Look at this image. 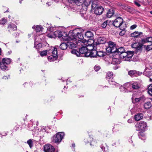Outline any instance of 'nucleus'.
<instances>
[{
    "mask_svg": "<svg viewBox=\"0 0 152 152\" xmlns=\"http://www.w3.org/2000/svg\"><path fill=\"white\" fill-rule=\"evenodd\" d=\"M48 53H51V54L50 55H48V60L50 61H52L56 59L58 57L57 51V48H54L52 50H48Z\"/></svg>",
    "mask_w": 152,
    "mask_h": 152,
    "instance_id": "obj_1",
    "label": "nucleus"
},
{
    "mask_svg": "<svg viewBox=\"0 0 152 152\" xmlns=\"http://www.w3.org/2000/svg\"><path fill=\"white\" fill-rule=\"evenodd\" d=\"M123 20L121 17H118L113 22V25L116 27H119L120 29H124L126 26L123 23Z\"/></svg>",
    "mask_w": 152,
    "mask_h": 152,
    "instance_id": "obj_2",
    "label": "nucleus"
},
{
    "mask_svg": "<svg viewBox=\"0 0 152 152\" xmlns=\"http://www.w3.org/2000/svg\"><path fill=\"white\" fill-rule=\"evenodd\" d=\"M116 51L114 53V56L117 55L118 57L122 58L124 56H125L126 53L124 48L122 47L118 48H116Z\"/></svg>",
    "mask_w": 152,
    "mask_h": 152,
    "instance_id": "obj_3",
    "label": "nucleus"
},
{
    "mask_svg": "<svg viewBox=\"0 0 152 152\" xmlns=\"http://www.w3.org/2000/svg\"><path fill=\"white\" fill-rule=\"evenodd\" d=\"M87 49L86 46L80 48L79 50V51L76 50H72L71 51V52L73 54H75L77 56H81V54H85V56L86 57V54L87 53H88Z\"/></svg>",
    "mask_w": 152,
    "mask_h": 152,
    "instance_id": "obj_4",
    "label": "nucleus"
},
{
    "mask_svg": "<svg viewBox=\"0 0 152 152\" xmlns=\"http://www.w3.org/2000/svg\"><path fill=\"white\" fill-rule=\"evenodd\" d=\"M113 76V73L112 72H109L107 74L106 78L110 85H114L116 87H119V85L114 80V79L112 78Z\"/></svg>",
    "mask_w": 152,
    "mask_h": 152,
    "instance_id": "obj_5",
    "label": "nucleus"
},
{
    "mask_svg": "<svg viewBox=\"0 0 152 152\" xmlns=\"http://www.w3.org/2000/svg\"><path fill=\"white\" fill-rule=\"evenodd\" d=\"M117 46L113 42H109L108 44V47L106 48V50L108 53H113V55H114V53L116 51Z\"/></svg>",
    "mask_w": 152,
    "mask_h": 152,
    "instance_id": "obj_6",
    "label": "nucleus"
},
{
    "mask_svg": "<svg viewBox=\"0 0 152 152\" xmlns=\"http://www.w3.org/2000/svg\"><path fill=\"white\" fill-rule=\"evenodd\" d=\"M54 34L55 37H57L61 39H62L63 40L67 41L69 40V35L68 36L66 34V36H63L62 34V32L60 31H56L54 32Z\"/></svg>",
    "mask_w": 152,
    "mask_h": 152,
    "instance_id": "obj_7",
    "label": "nucleus"
},
{
    "mask_svg": "<svg viewBox=\"0 0 152 152\" xmlns=\"http://www.w3.org/2000/svg\"><path fill=\"white\" fill-rule=\"evenodd\" d=\"M64 135V132H59L57 133L55 136L53 137V141L56 143H59Z\"/></svg>",
    "mask_w": 152,
    "mask_h": 152,
    "instance_id": "obj_8",
    "label": "nucleus"
},
{
    "mask_svg": "<svg viewBox=\"0 0 152 152\" xmlns=\"http://www.w3.org/2000/svg\"><path fill=\"white\" fill-rule=\"evenodd\" d=\"M69 40H71L73 39L78 38L80 39H83V35L81 33L77 32L76 34H74V32H73L72 34H69Z\"/></svg>",
    "mask_w": 152,
    "mask_h": 152,
    "instance_id": "obj_9",
    "label": "nucleus"
},
{
    "mask_svg": "<svg viewBox=\"0 0 152 152\" xmlns=\"http://www.w3.org/2000/svg\"><path fill=\"white\" fill-rule=\"evenodd\" d=\"M44 151L45 152H58L55 151L54 147L50 144H47L44 146Z\"/></svg>",
    "mask_w": 152,
    "mask_h": 152,
    "instance_id": "obj_10",
    "label": "nucleus"
},
{
    "mask_svg": "<svg viewBox=\"0 0 152 152\" xmlns=\"http://www.w3.org/2000/svg\"><path fill=\"white\" fill-rule=\"evenodd\" d=\"M126 54L125 56H124L123 59H124V60L125 61H130L132 57L134 55L133 52L132 51H128L126 52Z\"/></svg>",
    "mask_w": 152,
    "mask_h": 152,
    "instance_id": "obj_11",
    "label": "nucleus"
},
{
    "mask_svg": "<svg viewBox=\"0 0 152 152\" xmlns=\"http://www.w3.org/2000/svg\"><path fill=\"white\" fill-rule=\"evenodd\" d=\"M97 51L95 49L91 51L88 52L86 54V57H96Z\"/></svg>",
    "mask_w": 152,
    "mask_h": 152,
    "instance_id": "obj_12",
    "label": "nucleus"
},
{
    "mask_svg": "<svg viewBox=\"0 0 152 152\" xmlns=\"http://www.w3.org/2000/svg\"><path fill=\"white\" fill-rule=\"evenodd\" d=\"M147 126L146 123L144 121H142L139 124L138 127L140 130L142 132L144 131Z\"/></svg>",
    "mask_w": 152,
    "mask_h": 152,
    "instance_id": "obj_13",
    "label": "nucleus"
},
{
    "mask_svg": "<svg viewBox=\"0 0 152 152\" xmlns=\"http://www.w3.org/2000/svg\"><path fill=\"white\" fill-rule=\"evenodd\" d=\"M104 9L102 6H98L95 8L94 11V13L97 15H100L102 14Z\"/></svg>",
    "mask_w": 152,
    "mask_h": 152,
    "instance_id": "obj_14",
    "label": "nucleus"
},
{
    "mask_svg": "<svg viewBox=\"0 0 152 152\" xmlns=\"http://www.w3.org/2000/svg\"><path fill=\"white\" fill-rule=\"evenodd\" d=\"M106 41V39L104 37H99L97 40L96 43V49L98 46V45L99 44H104Z\"/></svg>",
    "mask_w": 152,
    "mask_h": 152,
    "instance_id": "obj_15",
    "label": "nucleus"
},
{
    "mask_svg": "<svg viewBox=\"0 0 152 152\" xmlns=\"http://www.w3.org/2000/svg\"><path fill=\"white\" fill-rule=\"evenodd\" d=\"M146 99L144 96H142L139 98H136L134 99V101L135 102H140L141 103L144 102Z\"/></svg>",
    "mask_w": 152,
    "mask_h": 152,
    "instance_id": "obj_16",
    "label": "nucleus"
},
{
    "mask_svg": "<svg viewBox=\"0 0 152 152\" xmlns=\"http://www.w3.org/2000/svg\"><path fill=\"white\" fill-rule=\"evenodd\" d=\"M132 86L133 89L137 90L140 88L141 85L139 83L137 82H135L132 83Z\"/></svg>",
    "mask_w": 152,
    "mask_h": 152,
    "instance_id": "obj_17",
    "label": "nucleus"
},
{
    "mask_svg": "<svg viewBox=\"0 0 152 152\" xmlns=\"http://www.w3.org/2000/svg\"><path fill=\"white\" fill-rule=\"evenodd\" d=\"M69 41L67 42L68 47L69 48L72 49L76 48V44L70 41V40Z\"/></svg>",
    "mask_w": 152,
    "mask_h": 152,
    "instance_id": "obj_18",
    "label": "nucleus"
},
{
    "mask_svg": "<svg viewBox=\"0 0 152 152\" xmlns=\"http://www.w3.org/2000/svg\"><path fill=\"white\" fill-rule=\"evenodd\" d=\"M93 34L91 31H88L85 33V38L91 39L93 37Z\"/></svg>",
    "mask_w": 152,
    "mask_h": 152,
    "instance_id": "obj_19",
    "label": "nucleus"
},
{
    "mask_svg": "<svg viewBox=\"0 0 152 152\" xmlns=\"http://www.w3.org/2000/svg\"><path fill=\"white\" fill-rule=\"evenodd\" d=\"M139 73V72L135 70H130L128 72V74L131 77L134 76H137L138 75Z\"/></svg>",
    "mask_w": 152,
    "mask_h": 152,
    "instance_id": "obj_20",
    "label": "nucleus"
},
{
    "mask_svg": "<svg viewBox=\"0 0 152 152\" xmlns=\"http://www.w3.org/2000/svg\"><path fill=\"white\" fill-rule=\"evenodd\" d=\"M114 10L112 9L109 10L107 13L106 15L107 18H111L114 14Z\"/></svg>",
    "mask_w": 152,
    "mask_h": 152,
    "instance_id": "obj_21",
    "label": "nucleus"
},
{
    "mask_svg": "<svg viewBox=\"0 0 152 152\" xmlns=\"http://www.w3.org/2000/svg\"><path fill=\"white\" fill-rule=\"evenodd\" d=\"M143 117V115L142 113H138L134 116L135 120L139 121L142 119Z\"/></svg>",
    "mask_w": 152,
    "mask_h": 152,
    "instance_id": "obj_22",
    "label": "nucleus"
},
{
    "mask_svg": "<svg viewBox=\"0 0 152 152\" xmlns=\"http://www.w3.org/2000/svg\"><path fill=\"white\" fill-rule=\"evenodd\" d=\"M120 62V59L118 58H112V63L114 65L119 64Z\"/></svg>",
    "mask_w": 152,
    "mask_h": 152,
    "instance_id": "obj_23",
    "label": "nucleus"
},
{
    "mask_svg": "<svg viewBox=\"0 0 152 152\" xmlns=\"http://www.w3.org/2000/svg\"><path fill=\"white\" fill-rule=\"evenodd\" d=\"M144 45L141 43H140L136 48V51L137 53L141 52L142 50V48H144Z\"/></svg>",
    "mask_w": 152,
    "mask_h": 152,
    "instance_id": "obj_24",
    "label": "nucleus"
},
{
    "mask_svg": "<svg viewBox=\"0 0 152 152\" xmlns=\"http://www.w3.org/2000/svg\"><path fill=\"white\" fill-rule=\"evenodd\" d=\"M142 34V32H139L138 31H135L131 34V37L134 38L139 37V36Z\"/></svg>",
    "mask_w": 152,
    "mask_h": 152,
    "instance_id": "obj_25",
    "label": "nucleus"
},
{
    "mask_svg": "<svg viewBox=\"0 0 152 152\" xmlns=\"http://www.w3.org/2000/svg\"><path fill=\"white\" fill-rule=\"evenodd\" d=\"M67 48V42L66 43H62L60 45V48L62 50H65Z\"/></svg>",
    "mask_w": 152,
    "mask_h": 152,
    "instance_id": "obj_26",
    "label": "nucleus"
},
{
    "mask_svg": "<svg viewBox=\"0 0 152 152\" xmlns=\"http://www.w3.org/2000/svg\"><path fill=\"white\" fill-rule=\"evenodd\" d=\"M11 61V59L10 58H3L2 62H3L4 64H6L7 65L10 64Z\"/></svg>",
    "mask_w": 152,
    "mask_h": 152,
    "instance_id": "obj_27",
    "label": "nucleus"
},
{
    "mask_svg": "<svg viewBox=\"0 0 152 152\" xmlns=\"http://www.w3.org/2000/svg\"><path fill=\"white\" fill-rule=\"evenodd\" d=\"M152 105L151 102H147L144 104V107L145 109H148L151 108Z\"/></svg>",
    "mask_w": 152,
    "mask_h": 152,
    "instance_id": "obj_28",
    "label": "nucleus"
},
{
    "mask_svg": "<svg viewBox=\"0 0 152 152\" xmlns=\"http://www.w3.org/2000/svg\"><path fill=\"white\" fill-rule=\"evenodd\" d=\"M97 3L95 1H93L92 2L91 4V10H95V8L98 7Z\"/></svg>",
    "mask_w": 152,
    "mask_h": 152,
    "instance_id": "obj_29",
    "label": "nucleus"
},
{
    "mask_svg": "<svg viewBox=\"0 0 152 152\" xmlns=\"http://www.w3.org/2000/svg\"><path fill=\"white\" fill-rule=\"evenodd\" d=\"M6 64H4L3 62H1L0 64V67L2 70H5L7 69V67L6 65Z\"/></svg>",
    "mask_w": 152,
    "mask_h": 152,
    "instance_id": "obj_30",
    "label": "nucleus"
},
{
    "mask_svg": "<svg viewBox=\"0 0 152 152\" xmlns=\"http://www.w3.org/2000/svg\"><path fill=\"white\" fill-rule=\"evenodd\" d=\"M88 45H86V49H87V52L91 51L95 49V47H94L91 45H89V44Z\"/></svg>",
    "mask_w": 152,
    "mask_h": 152,
    "instance_id": "obj_31",
    "label": "nucleus"
},
{
    "mask_svg": "<svg viewBox=\"0 0 152 152\" xmlns=\"http://www.w3.org/2000/svg\"><path fill=\"white\" fill-rule=\"evenodd\" d=\"M142 42H152V37H148L145 39L142 40Z\"/></svg>",
    "mask_w": 152,
    "mask_h": 152,
    "instance_id": "obj_32",
    "label": "nucleus"
},
{
    "mask_svg": "<svg viewBox=\"0 0 152 152\" xmlns=\"http://www.w3.org/2000/svg\"><path fill=\"white\" fill-rule=\"evenodd\" d=\"M144 48L147 51H149L152 49V44L147 46L144 45Z\"/></svg>",
    "mask_w": 152,
    "mask_h": 152,
    "instance_id": "obj_33",
    "label": "nucleus"
},
{
    "mask_svg": "<svg viewBox=\"0 0 152 152\" xmlns=\"http://www.w3.org/2000/svg\"><path fill=\"white\" fill-rule=\"evenodd\" d=\"M91 1V0H85L83 4V5H84L86 7H87L90 4Z\"/></svg>",
    "mask_w": 152,
    "mask_h": 152,
    "instance_id": "obj_34",
    "label": "nucleus"
},
{
    "mask_svg": "<svg viewBox=\"0 0 152 152\" xmlns=\"http://www.w3.org/2000/svg\"><path fill=\"white\" fill-rule=\"evenodd\" d=\"M148 93L149 95L152 96V84H151L148 87Z\"/></svg>",
    "mask_w": 152,
    "mask_h": 152,
    "instance_id": "obj_35",
    "label": "nucleus"
},
{
    "mask_svg": "<svg viewBox=\"0 0 152 152\" xmlns=\"http://www.w3.org/2000/svg\"><path fill=\"white\" fill-rule=\"evenodd\" d=\"M100 147L102 150L103 151H105L106 149H107L108 148V146H107V145L106 144H105L104 145L103 144L101 145H100Z\"/></svg>",
    "mask_w": 152,
    "mask_h": 152,
    "instance_id": "obj_36",
    "label": "nucleus"
},
{
    "mask_svg": "<svg viewBox=\"0 0 152 152\" xmlns=\"http://www.w3.org/2000/svg\"><path fill=\"white\" fill-rule=\"evenodd\" d=\"M47 54H49L48 50H43L41 52L40 55L41 56H46Z\"/></svg>",
    "mask_w": 152,
    "mask_h": 152,
    "instance_id": "obj_37",
    "label": "nucleus"
},
{
    "mask_svg": "<svg viewBox=\"0 0 152 152\" xmlns=\"http://www.w3.org/2000/svg\"><path fill=\"white\" fill-rule=\"evenodd\" d=\"M144 75L148 77H149L151 75V72L150 71H146L144 72Z\"/></svg>",
    "mask_w": 152,
    "mask_h": 152,
    "instance_id": "obj_38",
    "label": "nucleus"
},
{
    "mask_svg": "<svg viewBox=\"0 0 152 152\" xmlns=\"http://www.w3.org/2000/svg\"><path fill=\"white\" fill-rule=\"evenodd\" d=\"M43 28L42 26H37L35 28V31L37 32H39L42 30Z\"/></svg>",
    "mask_w": 152,
    "mask_h": 152,
    "instance_id": "obj_39",
    "label": "nucleus"
},
{
    "mask_svg": "<svg viewBox=\"0 0 152 152\" xmlns=\"http://www.w3.org/2000/svg\"><path fill=\"white\" fill-rule=\"evenodd\" d=\"M104 56L103 52L100 51L98 52L97 51V54L96 55V57L97 56L99 57H103Z\"/></svg>",
    "mask_w": 152,
    "mask_h": 152,
    "instance_id": "obj_40",
    "label": "nucleus"
},
{
    "mask_svg": "<svg viewBox=\"0 0 152 152\" xmlns=\"http://www.w3.org/2000/svg\"><path fill=\"white\" fill-rule=\"evenodd\" d=\"M27 143L29 145L30 148L33 146V142L31 139H29L27 141Z\"/></svg>",
    "mask_w": 152,
    "mask_h": 152,
    "instance_id": "obj_41",
    "label": "nucleus"
},
{
    "mask_svg": "<svg viewBox=\"0 0 152 152\" xmlns=\"http://www.w3.org/2000/svg\"><path fill=\"white\" fill-rule=\"evenodd\" d=\"M140 43L138 42H136L134 43L132 45V48H134L136 49V48L138 46V45L140 44Z\"/></svg>",
    "mask_w": 152,
    "mask_h": 152,
    "instance_id": "obj_42",
    "label": "nucleus"
},
{
    "mask_svg": "<svg viewBox=\"0 0 152 152\" xmlns=\"http://www.w3.org/2000/svg\"><path fill=\"white\" fill-rule=\"evenodd\" d=\"M11 29L13 31H15L17 29V27L15 25L12 24L10 25Z\"/></svg>",
    "mask_w": 152,
    "mask_h": 152,
    "instance_id": "obj_43",
    "label": "nucleus"
},
{
    "mask_svg": "<svg viewBox=\"0 0 152 152\" xmlns=\"http://www.w3.org/2000/svg\"><path fill=\"white\" fill-rule=\"evenodd\" d=\"M126 28L124 29H120L121 30V31L120 32L119 34L120 35L123 36L126 33V31L125 30Z\"/></svg>",
    "mask_w": 152,
    "mask_h": 152,
    "instance_id": "obj_44",
    "label": "nucleus"
},
{
    "mask_svg": "<svg viewBox=\"0 0 152 152\" xmlns=\"http://www.w3.org/2000/svg\"><path fill=\"white\" fill-rule=\"evenodd\" d=\"M7 22V20L5 18H2L0 20V24H4Z\"/></svg>",
    "mask_w": 152,
    "mask_h": 152,
    "instance_id": "obj_45",
    "label": "nucleus"
},
{
    "mask_svg": "<svg viewBox=\"0 0 152 152\" xmlns=\"http://www.w3.org/2000/svg\"><path fill=\"white\" fill-rule=\"evenodd\" d=\"M82 10H81V11H80V14L81 16L84 18H85V17H86V11H84V13H82Z\"/></svg>",
    "mask_w": 152,
    "mask_h": 152,
    "instance_id": "obj_46",
    "label": "nucleus"
},
{
    "mask_svg": "<svg viewBox=\"0 0 152 152\" xmlns=\"http://www.w3.org/2000/svg\"><path fill=\"white\" fill-rule=\"evenodd\" d=\"M107 21H105L102 25V26L103 28H105L107 26Z\"/></svg>",
    "mask_w": 152,
    "mask_h": 152,
    "instance_id": "obj_47",
    "label": "nucleus"
},
{
    "mask_svg": "<svg viewBox=\"0 0 152 152\" xmlns=\"http://www.w3.org/2000/svg\"><path fill=\"white\" fill-rule=\"evenodd\" d=\"M68 2L71 4L77 3L78 0H68Z\"/></svg>",
    "mask_w": 152,
    "mask_h": 152,
    "instance_id": "obj_48",
    "label": "nucleus"
},
{
    "mask_svg": "<svg viewBox=\"0 0 152 152\" xmlns=\"http://www.w3.org/2000/svg\"><path fill=\"white\" fill-rule=\"evenodd\" d=\"M100 69V67L99 66H96V65L94 67V69L95 71H98Z\"/></svg>",
    "mask_w": 152,
    "mask_h": 152,
    "instance_id": "obj_49",
    "label": "nucleus"
},
{
    "mask_svg": "<svg viewBox=\"0 0 152 152\" xmlns=\"http://www.w3.org/2000/svg\"><path fill=\"white\" fill-rule=\"evenodd\" d=\"M137 27V25L136 24H134L131 26L130 28L131 30H133L135 28Z\"/></svg>",
    "mask_w": 152,
    "mask_h": 152,
    "instance_id": "obj_50",
    "label": "nucleus"
},
{
    "mask_svg": "<svg viewBox=\"0 0 152 152\" xmlns=\"http://www.w3.org/2000/svg\"><path fill=\"white\" fill-rule=\"evenodd\" d=\"M96 143L95 141H92L90 143V145H91L94 146V145H96Z\"/></svg>",
    "mask_w": 152,
    "mask_h": 152,
    "instance_id": "obj_51",
    "label": "nucleus"
},
{
    "mask_svg": "<svg viewBox=\"0 0 152 152\" xmlns=\"http://www.w3.org/2000/svg\"><path fill=\"white\" fill-rule=\"evenodd\" d=\"M134 4L138 7L140 6V4L137 2L136 1H134Z\"/></svg>",
    "mask_w": 152,
    "mask_h": 152,
    "instance_id": "obj_52",
    "label": "nucleus"
},
{
    "mask_svg": "<svg viewBox=\"0 0 152 152\" xmlns=\"http://www.w3.org/2000/svg\"><path fill=\"white\" fill-rule=\"evenodd\" d=\"M10 76H3V79H8L9 78H10Z\"/></svg>",
    "mask_w": 152,
    "mask_h": 152,
    "instance_id": "obj_53",
    "label": "nucleus"
},
{
    "mask_svg": "<svg viewBox=\"0 0 152 152\" xmlns=\"http://www.w3.org/2000/svg\"><path fill=\"white\" fill-rule=\"evenodd\" d=\"M127 122L129 123H132V119H129Z\"/></svg>",
    "mask_w": 152,
    "mask_h": 152,
    "instance_id": "obj_54",
    "label": "nucleus"
},
{
    "mask_svg": "<svg viewBox=\"0 0 152 152\" xmlns=\"http://www.w3.org/2000/svg\"><path fill=\"white\" fill-rule=\"evenodd\" d=\"M72 147H73L74 148L75 147V144L74 143H73L72 145Z\"/></svg>",
    "mask_w": 152,
    "mask_h": 152,
    "instance_id": "obj_55",
    "label": "nucleus"
},
{
    "mask_svg": "<svg viewBox=\"0 0 152 152\" xmlns=\"http://www.w3.org/2000/svg\"><path fill=\"white\" fill-rule=\"evenodd\" d=\"M150 67L152 69V63L150 64Z\"/></svg>",
    "mask_w": 152,
    "mask_h": 152,
    "instance_id": "obj_56",
    "label": "nucleus"
},
{
    "mask_svg": "<svg viewBox=\"0 0 152 152\" xmlns=\"http://www.w3.org/2000/svg\"><path fill=\"white\" fill-rule=\"evenodd\" d=\"M19 34L18 33H17V34H16V36H15V37H17V36H18Z\"/></svg>",
    "mask_w": 152,
    "mask_h": 152,
    "instance_id": "obj_57",
    "label": "nucleus"
},
{
    "mask_svg": "<svg viewBox=\"0 0 152 152\" xmlns=\"http://www.w3.org/2000/svg\"><path fill=\"white\" fill-rule=\"evenodd\" d=\"M18 127H16V129H15V130H17L18 129Z\"/></svg>",
    "mask_w": 152,
    "mask_h": 152,
    "instance_id": "obj_58",
    "label": "nucleus"
},
{
    "mask_svg": "<svg viewBox=\"0 0 152 152\" xmlns=\"http://www.w3.org/2000/svg\"><path fill=\"white\" fill-rule=\"evenodd\" d=\"M150 81L151 82H152V79H151V78H150Z\"/></svg>",
    "mask_w": 152,
    "mask_h": 152,
    "instance_id": "obj_59",
    "label": "nucleus"
},
{
    "mask_svg": "<svg viewBox=\"0 0 152 152\" xmlns=\"http://www.w3.org/2000/svg\"><path fill=\"white\" fill-rule=\"evenodd\" d=\"M150 13L152 15V11H151L150 12Z\"/></svg>",
    "mask_w": 152,
    "mask_h": 152,
    "instance_id": "obj_60",
    "label": "nucleus"
},
{
    "mask_svg": "<svg viewBox=\"0 0 152 152\" xmlns=\"http://www.w3.org/2000/svg\"><path fill=\"white\" fill-rule=\"evenodd\" d=\"M8 12V10H7V11L5 12Z\"/></svg>",
    "mask_w": 152,
    "mask_h": 152,
    "instance_id": "obj_61",
    "label": "nucleus"
},
{
    "mask_svg": "<svg viewBox=\"0 0 152 152\" xmlns=\"http://www.w3.org/2000/svg\"><path fill=\"white\" fill-rule=\"evenodd\" d=\"M134 99V98H133V97H132V100H133V99Z\"/></svg>",
    "mask_w": 152,
    "mask_h": 152,
    "instance_id": "obj_62",
    "label": "nucleus"
},
{
    "mask_svg": "<svg viewBox=\"0 0 152 152\" xmlns=\"http://www.w3.org/2000/svg\"><path fill=\"white\" fill-rule=\"evenodd\" d=\"M11 51H10V52H9V54H10V53H11Z\"/></svg>",
    "mask_w": 152,
    "mask_h": 152,
    "instance_id": "obj_63",
    "label": "nucleus"
},
{
    "mask_svg": "<svg viewBox=\"0 0 152 152\" xmlns=\"http://www.w3.org/2000/svg\"><path fill=\"white\" fill-rule=\"evenodd\" d=\"M32 28H34V26H33V27H32Z\"/></svg>",
    "mask_w": 152,
    "mask_h": 152,
    "instance_id": "obj_64",
    "label": "nucleus"
}]
</instances>
